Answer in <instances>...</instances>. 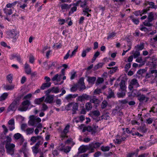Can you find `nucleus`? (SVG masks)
<instances>
[{
    "instance_id": "f257e3e1",
    "label": "nucleus",
    "mask_w": 157,
    "mask_h": 157,
    "mask_svg": "<svg viewBox=\"0 0 157 157\" xmlns=\"http://www.w3.org/2000/svg\"><path fill=\"white\" fill-rule=\"evenodd\" d=\"M30 118L28 122L29 125L36 126L37 128H42V124L40 123L41 121L40 118L32 115L30 116Z\"/></svg>"
},
{
    "instance_id": "f03ea898",
    "label": "nucleus",
    "mask_w": 157,
    "mask_h": 157,
    "mask_svg": "<svg viewBox=\"0 0 157 157\" xmlns=\"http://www.w3.org/2000/svg\"><path fill=\"white\" fill-rule=\"evenodd\" d=\"M7 37L9 38L13 39V41L15 42L18 36L17 32L14 29L8 31L6 32Z\"/></svg>"
},
{
    "instance_id": "7ed1b4c3",
    "label": "nucleus",
    "mask_w": 157,
    "mask_h": 157,
    "mask_svg": "<svg viewBox=\"0 0 157 157\" xmlns=\"http://www.w3.org/2000/svg\"><path fill=\"white\" fill-rule=\"evenodd\" d=\"M15 147V145L14 144L10 143L6 144L5 146L6 152L8 154L12 155L14 153Z\"/></svg>"
},
{
    "instance_id": "20e7f679",
    "label": "nucleus",
    "mask_w": 157,
    "mask_h": 157,
    "mask_svg": "<svg viewBox=\"0 0 157 157\" xmlns=\"http://www.w3.org/2000/svg\"><path fill=\"white\" fill-rule=\"evenodd\" d=\"M30 104V101L25 100L22 102L21 105L18 108V110L21 111H25L27 110Z\"/></svg>"
},
{
    "instance_id": "39448f33",
    "label": "nucleus",
    "mask_w": 157,
    "mask_h": 157,
    "mask_svg": "<svg viewBox=\"0 0 157 157\" xmlns=\"http://www.w3.org/2000/svg\"><path fill=\"white\" fill-rule=\"evenodd\" d=\"M139 86L137 80L135 78L132 79L129 81L128 88L130 90H132L134 88H137Z\"/></svg>"
},
{
    "instance_id": "423d86ee",
    "label": "nucleus",
    "mask_w": 157,
    "mask_h": 157,
    "mask_svg": "<svg viewBox=\"0 0 157 157\" xmlns=\"http://www.w3.org/2000/svg\"><path fill=\"white\" fill-rule=\"evenodd\" d=\"M88 0H80L77 1L75 3L73 4L74 6H78L82 8L86 7L87 4V2Z\"/></svg>"
},
{
    "instance_id": "0eeeda50",
    "label": "nucleus",
    "mask_w": 157,
    "mask_h": 157,
    "mask_svg": "<svg viewBox=\"0 0 157 157\" xmlns=\"http://www.w3.org/2000/svg\"><path fill=\"white\" fill-rule=\"evenodd\" d=\"M101 144V143H92L89 144V150L91 152H93L94 151V149L99 147Z\"/></svg>"
},
{
    "instance_id": "6e6552de",
    "label": "nucleus",
    "mask_w": 157,
    "mask_h": 157,
    "mask_svg": "<svg viewBox=\"0 0 157 157\" xmlns=\"http://www.w3.org/2000/svg\"><path fill=\"white\" fill-rule=\"evenodd\" d=\"M64 69H62L61 71V74L59 75L57 74L55 75L52 78V80L53 81H56L57 82L60 81L62 79V76L64 74Z\"/></svg>"
},
{
    "instance_id": "1a4fd4ad",
    "label": "nucleus",
    "mask_w": 157,
    "mask_h": 157,
    "mask_svg": "<svg viewBox=\"0 0 157 157\" xmlns=\"http://www.w3.org/2000/svg\"><path fill=\"white\" fill-rule=\"evenodd\" d=\"M153 76L155 78H157V70H150L146 75V77L147 78H151Z\"/></svg>"
},
{
    "instance_id": "9d476101",
    "label": "nucleus",
    "mask_w": 157,
    "mask_h": 157,
    "mask_svg": "<svg viewBox=\"0 0 157 157\" xmlns=\"http://www.w3.org/2000/svg\"><path fill=\"white\" fill-rule=\"evenodd\" d=\"M80 129H81L82 128H83L82 130L83 132H85L86 130H87L89 132H92L93 134L95 133L96 132V129L93 128L90 126H88L87 127H84V125L83 124H81L79 127Z\"/></svg>"
},
{
    "instance_id": "9b49d317",
    "label": "nucleus",
    "mask_w": 157,
    "mask_h": 157,
    "mask_svg": "<svg viewBox=\"0 0 157 157\" xmlns=\"http://www.w3.org/2000/svg\"><path fill=\"white\" fill-rule=\"evenodd\" d=\"M89 145H82L78 148V154L83 153L86 151L87 150H89Z\"/></svg>"
},
{
    "instance_id": "f8f14e48",
    "label": "nucleus",
    "mask_w": 157,
    "mask_h": 157,
    "mask_svg": "<svg viewBox=\"0 0 157 157\" xmlns=\"http://www.w3.org/2000/svg\"><path fill=\"white\" fill-rule=\"evenodd\" d=\"M126 139V138L125 137H122L120 136L117 135L116 138L113 140V141L115 144H119L122 141Z\"/></svg>"
},
{
    "instance_id": "ddd939ff",
    "label": "nucleus",
    "mask_w": 157,
    "mask_h": 157,
    "mask_svg": "<svg viewBox=\"0 0 157 157\" xmlns=\"http://www.w3.org/2000/svg\"><path fill=\"white\" fill-rule=\"evenodd\" d=\"M29 151V149L26 147L25 145H24L19 150V151L22 152L23 153L24 157H28Z\"/></svg>"
},
{
    "instance_id": "4468645a",
    "label": "nucleus",
    "mask_w": 157,
    "mask_h": 157,
    "mask_svg": "<svg viewBox=\"0 0 157 157\" xmlns=\"http://www.w3.org/2000/svg\"><path fill=\"white\" fill-rule=\"evenodd\" d=\"M14 120L13 119H11L8 122V127L10 131H12L15 128Z\"/></svg>"
},
{
    "instance_id": "2eb2a0df",
    "label": "nucleus",
    "mask_w": 157,
    "mask_h": 157,
    "mask_svg": "<svg viewBox=\"0 0 157 157\" xmlns=\"http://www.w3.org/2000/svg\"><path fill=\"white\" fill-rule=\"evenodd\" d=\"M54 99L53 95H49L46 97L44 100V101L47 103L51 104L53 102Z\"/></svg>"
},
{
    "instance_id": "dca6fc26",
    "label": "nucleus",
    "mask_w": 157,
    "mask_h": 157,
    "mask_svg": "<svg viewBox=\"0 0 157 157\" xmlns=\"http://www.w3.org/2000/svg\"><path fill=\"white\" fill-rule=\"evenodd\" d=\"M89 96L86 94L78 96L77 98V101L81 102L84 101L85 100H89Z\"/></svg>"
},
{
    "instance_id": "f3484780",
    "label": "nucleus",
    "mask_w": 157,
    "mask_h": 157,
    "mask_svg": "<svg viewBox=\"0 0 157 157\" xmlns=\"http://www.w3.org/2000/svg\"><path fill=\"white\" fill-rule=\"evenodd\" d=\"M40 139H42V137L40 136H33L31 137L30 139V141L32 142V143L30 144L31 145H32L33 144L35 143L37 140Z\"/></svg>"
},
{
    "instance_id": "a211bd4d",
    "label": "nucleus",
    "mask_w": 157,
    "mask_h": 157,
    "mask_svg": "<svg viewBox=\"0 0 157 157\" xmlns=\"http://www.w3.org/2000/svg\"><path fill=\"white\" fill-rule=\"evenodd\" d=\"M149 9H144L143 10H139L138 11H135L134 13V14L136 16L140 15L142 16V14H146L147 11L149 10Z\"/></svg>"
},
{
    "instance_id": "6ab92c4d",
    "label": "nucleus",
    "mask_w": 157,
    "mask_h": 157,
    "mask_svg": "<svg viewBox=\"0 0 157 157\" xmlns=\"http://www.w3.org/2000/svg\"><path fill=\"white\" fill-rule=\"evenodd\" d=\"M11 59H16L19 63H22L21 57L19 55L17 54H13L12 55L11 57H10Z\"/></svg>"
},
{
    "instance_id": "aec40b11",
    "label": "nucleus",
    "mask_w": 157,
    "mask_h": 157,
    "mask_svg": "<svg viewBox=\"0 0 157 157\" xmlns=\"http://www.w3.org/2000/svg\"><path fill=\"white\" fill-rule=\"evenodd\" d=\"M24 68L26 74L29 75L31 73V69L29 65L27 63L25 64Z\"/></svg>"
},
{
    "instance_id": "412c9836",
    "label": "nucleus",
    "mask_w": 157,
    "mask_h": 157,
    "mask_svg": "<svg viewBox=\"0 0 157 157\" xmlns=\"http://www.w3.org/2000/svg\"><path fill=\"white\" fill-rule=\"evenodd\" d=\"M71 6V5H69L65 3L63 4L60 5L62 10L63 12H64L65 10H67L70 8Z\"/></svg>"
},
{
    "instance_id": "4be33fe9",
    "label": "nucleus",
    "mask_w": 157,
    "mask_h": 157,
    "mask_svg": "<svg viewBox=\"0 0 157 157\" xmlns=\"http://www.w3.org/2000/svg\"><path fill=\"white\" fill-rule=\"evenodd\" d=\"M78 94H70L67 95L65 97V99L68 101H70L72 100V99L76 98L78 96Z\"/></svg>"
},
{
    "instance_id": "5701e85b",
    "label": "nucleus",
    "mask_w": 157,
    "mask_h": 157,
    "mask_svg": "<svg viewBox=\"0 0 157 157\" xmlns=\"http://www.w3.org/2000/svg\"><path fill=\"white\" fill-rule=\"evenodd\" d=\"M151 62L149 63V65H156V63H157V58L155 55H153L151 58Z\"/></svg>"
},
{
    "instance_id": "b1692460",
    "label": "nucleus",
    "mask_w": 157,
    "mask_h": 157,
    "mask_svg": "<svg viewBox=\"0 0 157 157\" xmlns=\"http://www.w3.org/2000/svg\"><path fill=\"white\" fill-rule=\"evenodd\" d=\"M69 128L70 125L69 124H67L66 126L61 135L64 138L66 136V134L69 131Z\"/></svg>"
},
{
    "instance_id": "393cba45",
    "label": "nucleus",
    "mask_w": 157,
    "mask_h": 157,
    "mask_svg": "<svg viewBox=\"0 0 157 157\" xmlns=\"http://www.w3.org/2000/svg\"><path fill=\"white\" fill-rule=\"evenodd\" d=\"M44 96H43L40 98H36L34 100V102L35 104L39 105L44 100Z\"/></svg>"
},
{
    "instance_id": "a878e982",
    "label": "nucleus",
    "mask_w": 157,
    "mask_h": 157,
    "mask_svg": "<svg viewBox=\"0 0 157 157\" xmlns=\"http://www.w3.org/2000/svg\"><path fill=\"white\" fill-rule=\"evenodd\" d=\"M144 44L143 43H140V44L135 46V48L136 50L141 51L144 49Z\"/></svg>"
},
{
    "instance_id": "bb28decb",
    "label": "nucleus",
    "mask_w": 157,
    "mask_h": 157,
    "mask_svg": "<svg viewBox=\"0 0 157 157\" xmlns=\"http://www.w3.org/2000/svg\"><path fill=\"white\" fill-rule=\"evenodd\" d=\"M32 152L34 155H36V154L38 153L40 151V149L39 147L34 146L31 148Z\"/></svg>"
},
{
    "instance_id": "cd10ccee",
    "label": "nucleus",
    "mask_w": 157,
    "mask_h": 157,
    "mask_svg": "<svg viewBox=\"0 0 157 157\" xmlns=\"http://www.w3.org/2000/svg\"><path fill=\"white\" fill-rule=\"evenodd\" d=\"M96 78L95 77H88L87 80L89 83L94 84L96 81Z\"/></svg>"
},
{
    "instance_id": "c85d7f7f",
    "label": "nucleus",
    "mask_w": 157,
    "mask_h": 157,
    "mask_svg": "<svg viewBox=\"0 0 157 157\" xmlns=\"http://www.w3.org/2000/svg\"><path fill=\"white\" fill-rule=\"evenodd\" d=\"M51 82H46L42 84L40 87L41 89L44 90L46 88L49 87L51 85Z\"/></svg>"
},
{
    "instance_id": "c756f323",
    "label": "nucleus",
    "mask_w": 157,
    "mask_h": 157,
    "mask_svg": "<svg viewBox=\"0 0 157 157\" xmlns=\"http://www.w3.org/2000/svg\"><path fill=\"white\" fill-rule=\"evenodd\" d=\"M34 131V129L33 128H28L26 129L25 131V132L27 135H28L32 134Z\"/></svg>"
},
{
    "instance_id": "7c9ffc66",
    "label": "nucleus",
    "mask_w": 157,
    "mask_h": 157,
    "mask_svg": "<svg viewBox=\"0 0 157 157\" xmlns=\"http://www.w3.org/2000/svg\"><path fill=\"white\" fill-rule=\"evenodd\" d=\"M72 106L73 114H74L75 112L78 109V105L77 103H72Z\"/></svg>"
},
{
    "instance_id": "2f4dec72",
    "label": "nucleus",
    "mask_w": 157,
    "mask_h": 157,
    "mask_svg": "<svg viewBox=\"0 0 157 157\" xmlns=\"http://www.w3.org/2000/svg\"><path fill=\"white\" fill-rule=\"evenodd\" d=\"M4 13L7 15H10L12 13V10L11 9H7L5 8L3 9Z\"/></svg>"
},
{
    "instance_id": "473e14b6",
    "label": "nucleus",
    "mask_w": 157,
    "mask_h": 157,
    "mask_svg": "<svg viewBox=\"0 0 157 157\" xmlns=\"http://www.w3.org/2000/svg\"><path fill=\"white\" fill-rule=\"evenodd\" d=\"M146 99V101H147L148 98H146L145 96L144 95H139L138 97V99L140 101H142L145 100Z\"/></svg>"
},
{
    "instance_id": "72a5a7b5",
    "label": "nucleus",
    "mask_w": 157,
    "mask_h": 157,
    "mask_svg": "<svg viewBox=\"0 0 157 157\" xmlns=\"http://www.w3.org/2000/svg\"><path fill=\"white\" fill-rule=\"evenodd\" d=\"M138 51L137 50L135 51H132V54H133V56L134 58H136L140 55V52Z\"/></svg>"
},
{
    "instance_id": "f704fd0d",
    "label": "nucleus",
    "mask_w": 157,
    "mask_h": 157,
    "mask_svg": "<svg viewBox=\"0 0 157 157\" xmlns=\"http://www.w3.org/2000/svg\"><path fill=\"white\" fill-rule=\"evenodd\" d=\"M8 94L7 93H4L0 97V101H3L5 100L8 96Z\"/></svg>"
},
{
    "instance_id": "c9c22d12",
    "label": "nucleus",
    "mask_w": 157,
    "mask_h": 157,
    "mask_svg": "<svg viewBox=\"0 0 157 157\" xmlns=\"http://www.w3.org/2000/svg\"><path fill=\"white\" fill-rule=\"evenodd\" d=\"M4 88L7 90H12L14 88L13 85H6L4 86Z\"/></svg>"
},
{
    "instance_id": "e433bc0d",
    "label": "nucleus",
    "mask_w": 157,
    "mask_h": 157,
    "mask_svg": "<svg viewBox=\"0 0 157 157\" xmlns=\"http://www.w3.org/2000/svg\"><path fill=\"white\" fill-rule=\"evenodd\" d=\"M149 5L150 6V7L153 9L157 8V6L155 5V4L152 2H148L146 4V5Z\"/></svg>"
},
{
    "instance_id": "4c0bfd02",
    "label": "nucleus",
    "mask_w": 157,
    "mask_h": 157,
    "mask_svg": "<svg viewBox=\"0 0 157 157\" xmlns=\"http://www.w3.org/2000/svg\"><path fill=\"white\" fill-rule=\"evenodd\" d=\"M17 2V1H15L11 3H9L6 5L7 8H10L14 7Z\"/></svg>"
},
{
    "instance_id": "58836bf2",
    "label": "nucleus",
    "mask_w": 157,
    "mask_h": 157,
    "mask_svg": "<svg viewBox=\"0 0 157 157\" xmlns=\"http://www.w3.org/2000/svg\"><path fill=\"white\" fill-rule=\"evenodd\" d=\"M44 141V140L43 138L42 137V139H40L37 142V143L35 144V145L34 146L39 148L40 146L42 144Z\"/></svg>"
},
{
    "instance_id": "ea45409f",
    "label": "nucleus",
    "mask_w": 157,
    "mask_h": 157,
    "mask_svg": "<svg viewBox=\"0 0 157 157\" xmlns=\"http://www.w3.org/2000/svg\"><path fill=\"white\" fill-rule=\"evenodd\" d=\"M117 95L118 97L119 98H123L125 95V91L122 90L121 92H118L117 93Z\"/></svg>"
},
{
    "instance_id": "a19ab883",
    "label": "nucleus",
    "mask_w": 157,
    "mask_h": 157,
    "mask_svg": "<svg viewBox=\"0 0 157 157\" xmlns=\"http://www.w3.org/2000/svg\"><path fill=\"white\" fill-rule=\"evenodd\" d=\"M85 107L86 109L88 111L90 110L92 108V105L90 102L87 103Z\"/></svg>"
},
{
    "instance_id": "79ce46f5",
    "label": "nucleus",
    "mask_w": 157,
    "mask_h": 157,
    "mask_svg": "<svg viewBox=\"0 0 157 157\" xmlns=\"http://www.w3.org/2000/svg\"><path fill=\"white\" fill-rule=\"evenodd\" d=\"M138 130L140 132L142 133H145L147 132L146 128L144 127H140L138 128Z\"/></svg>"
},
{
    "instance_id": "37998d69",
    "label": "nucleus",
    "mask_w": 157,
    "mask_h": 157,
    "mask_svg": "<svg viewBox=\"0 0 157 157\" xmlns=\"http://www.w3.org/2000/svg\"><path fill=\"white\" fill-rule=\"evenodd\" d=\"M154 14L152 13H150L148 16V19L149 21H151L154 19Z\"/></svg>"
},
{
    "instance_id": "c03bdc74",
    "label": "nucleus",
    "mask_w": 157,
    "mask_h": 157,
    "mask_svg": "<svg viewBox=\"0 0 157 157\" xmlns=\"http://www.w3.org/2000/svg\"><path fill=\"white\" fill-rule=\"evenodd\" d=\"M120 87L121 89L122 90H124L126 87L125 85L124 82V81L121 82L120 84Z\"/></svg>"
},
{
    "instance_id": "a18cd8bd",
    "label": "nucleus",
    "mask_w": 157,
    "mask_h": 157,
    "mask_svg": "<svg viewBox=\"0 0 157 157\" xmlns=\"http://www.w3.org/2000/svg\"><path fill=\"white\" fill-rule=\"evenodd\" d=\"M17 106L14 105H12L11 104L8 108V111H10V110H15Z\"/></svg>"
},
{
    "instance_id": "49530a36",
    "label": "nucleus",
    "mask_w": 157,
    "mask_h": 157,
    "mask_svg": "<svg viewBox=\"0 0 157 157\" xmlns=\"http://www.w3.org/2000/svg\"><path fill=\"white\" fill-rule=\"evenodd\" d=\"M90 101L95 104H98L100 102L99 100L98 99L94 98L91 99Z\"/></svg>"
},
{
    "instance_id": "de8ad7c7",
    "label": "nucleus",
    "mask_w": 157,
    "mask_h": 157,
    "mask_svg": "<svg viewBox=\"0 0 157 157\" xmlns=\"http://www.w3.org/2000/svg\"><path fill=\"white\" fill-rule=\"evenodd\" d=\"M84 79L83 78H80L79 81L78 83L79 84L82 85V88L85 89L84 83Z\"/></svg>"
},
{
    "instance_id": "09e8293b",
    "label": "nucleus",
    "mask_w": 157,
    "mask_h": 157,
    "mask_svg": "<svg viewBox=\"0 0 157 157\" xmlns=\"http://www.w3.org/2000/svg\"><path fill=\"white\" fill-rule=\"evenodd\" d=\"M128 99L126 98L124 100H119V103L121 104H126L128 101Z\"/></svg>"
},
{
    "instance_id": "8fccbe9b",
    "label": "nucleus",
    "mask_w": 157,
    "mask_h": 157,
    "mask_svg": "<svg viewBox=\"0 0 157 157\" xmlns=\"http://www.w3.org/2000/svg\"><path fill=\"white\" fill-rule=\"evenodd\" d=\"M22 136V135L18 133L15 134L14 135V138L17 140H19Z\"/></svg>"
},
{
    "instance_id": "3c124183",
    "label": "nucleus",
    "mask_w": 157,
    "mask_h": 157,
    "mask_svg": "<svg viewBox=\"0 0 157 157\" xmlns=\"http://www.w3.org/2000/svg\"><path fill=\"white\" fill-rule=\"evenodd\" d=\"M131 95L134 96H138L139 95V93L137 90H133L132 93Z\"/></svg>"
},
{
    "instance_id": "603ef678",
    "label": "nucleus",
    "mask_w": 157,
    "mask_h": 157,
    "mask_svg": "<svg viewBox=\"0 0 157 157\" xmlns=\"http://www.w3.org/2000/svg\"><path fill=\"white\" fill-rule=\"evenodd\" d=\"M101 150L103 151H108L110 149V147L109 146H102L101 147Z\"/></svg>"
},
{
    "instance_id": "864d4df0",
    "label": "nucleus",
    "mask_w": 157,
    "mask_h": 157,
    "mask_svg": "<svg viewBox=\"0 0 157 157\" xmlns=\"http://www.w3.org/2000/svg\"><path fill=\"white\" fill-rule=\"evenodd\" d=\"M27 5L26 4L24 3L21 4L19 3L17 5V6L20 8H21L22 9H24L27 6Z\"/></svg>"
},
{
    "instance_id": "5fc2aeb1",
    "label": "nucleus",
    "mask_w": 157,
    "mask_h": 157,
    "mask_svg": "<svg viewBox=\"0 0 157 157\" xmlns=\"http://www.w3.org/2000/svg\"><path fill=\"white\" fill-rule=\"evenodd\" d=\"M52 93L57 94L59 92V89L58 87H53L52 88Z\"/></svg>"
},
{
    "instance_id": "6e6d98bb",
    "label": "nucleus",
    "mask_w": 157,
    "mask_h": 157,
    "mask_svg": "<svg viewBox=\"0 0 157 157\" xmlns=\"http://www.w3.org/2000/svg\"><path fill=\"white\" fill-rule=\"evenodd\" d=\"M103 81L104 80L103 78H98L96 83V85H98L99 84L102 83Z\"/></svg>"
},
{
    "instance_id": "4d7b16f0",
    "label": "nucleus",
    "mask_w": 157,
    "mask_h": 157,
    "mask_svg": "<svg viewBox=\"0 0 157 157\" xmlns=\"http://www.w3.org/2000/svg\"><path fill=\"white\" fill-rule=\"evenodd\" d=\"M65 145L63 144H61L58 147V149L60 151H63L65 148Z\"/></svg>"
},
{
    "instance_id": "13d9d810",
    "label": "nucleus",
    "mask_w": 157,
    "mask_h": 157,
    "mask_svg": "<svg viewBox=\"0 0 157 157\" xmlns=\"http://www.w3.org/2000/svg\"><path fill=\"white\" fill-rule=\"evenodd\" d=\"M27 127V124H23L21 125V129L22 130L25 132V131L26 128Z\"/></svg>"
},
{
    "instance_id": "bf43d9fd",
    "label": "nucleus",
    "mask_w": 157,
    "mask_h": 157,
    "mask_svg": "<svg viewBox=\"0 0 157 157\" xmlns=\"http://www.w3.org/2000/svg\"><path fill=\"white\" fill-rule=\"evenodd\" d=\"M12 75L11 74L8 75L7 76V78L10 83H11L12 81Z\"/></svg>"
},
{
    "instance_id": "052dcab7",
    "label": "nucleus",
    "mask_w": 157,
    "mask_h": 157,
    "mask_svg": "<svg viewBox=\"0 0 157 157\" xmlns=\"http://www.w3.org/2000/svg\"><path fill=\"white\" fill-rule=\"evenodd\" d=\"M71 148V147H65V148L63 151L66 153H68L70 151Z\"/></svg>"
},
{
    "instance_id": "680f3d73",
    "label": "nucleus",
    "mask_w": 157,
    "mask_h": 157,
    "mask_svg": "<svg viewBox=\"0 0 157 157\" xmlns=\"http://www.w3.org/2000/svg\"><path fill=\"white\" fill-rule=\"evenodd\" d=\"M116 33L114 32H112L110 33L108 36V39H109L112 38L113 37L115 36H116Z\"/></svg>"
},
{
    "instance_id": "e2e57ef3",
    "label": "nucleus",
    "mask_w": 157,
    "mask_h": 157,
    "mask_svg": "<svg viewBox=\"0 0 157 157\" xmlns=\"http://www.w3.org/2000/svg\"><path fill=\"white\" fill-rule=\"evenodd\" d=\"M103 65V63H99L96 66H94V68L95 69L97 70L100 68Z\"/></svg>"
},
{
    "instance_id": "0e129e2a",
    "label": "nucleus",
    "mask_w": 157,
    "mask_h": 157,
    "mask_svg": "<svg viewBox=\"0 0 157 157\" xmlns=\"http://www.w3.org/2000/svg\"><path fill=\"white\" fill-rule=\"evenodd\" d=\"M109 94L108 96V98H111L112 97H113L114 96V93H113L112 91L111 90H110L109 91L108 93Z\"/></svg>"
},
{
    "instance_id": "69168bd1",
    "label": "nucleus",
    "mask_w": 157,
    "mask_h": 157,
    "mask_svg": "<svg viewBox=\"0 0 157 157\" xmlns=\"http://www.w3.org/2000/svg\"><path fill=\"white\" fill-rule=\"evenodd\" d=\"M5 151L4 147L3 145H1L0 146V152L3 154Z\"/></svg>"
},
{
    "instance_id": "338daca9",
    "label": "nucleus",
    "mask_w": 157,
    "mask_h": 157,
    "mask_svg": "<svg viewBox=\"0 0 157 157\" xmlns=\"http://www.w3.org/2000/svg\"><path fill=\"white\" fill-rule=\"evenodd\" d=\"M34 60V57L32 55H31L29 58V62L33 63V62Z\"/></svg>"
},
{
    "instance_id": "774afa93",
    "label": "nucleus",
    "mask_w": 157,
    "mask_h": 157,
    "mask_svg": "<svg viewBox=\"0 0 157 157\" xmlns=\"http://www.w3.org/2000/svg\"><path fill=\"white\" fill-rule=\"evenodd\" d=\"M58 21L59 22V24L61 25L64 24L66 21L64 19H59Z\"/></svg>"
}]
</instances>
